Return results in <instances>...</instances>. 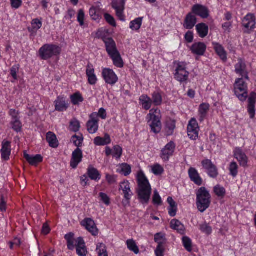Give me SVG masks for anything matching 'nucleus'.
<instances>
[{"label":"nucleus","mask_w":256,"mask_h":256,"mask_svg":"<svg viewBox=\"0 0 256 256\" xmlns=\"http://www.w3.org/2000/svg\"><path fill=\"white\" fill-rule=\"evenodd\" d=\"M12 128L15 132H18L21 131L22 128V124L20 119L12 120L10 122Z\"/></svg>","instance_id":"8fccbe9b"},{"label":"nucleus","mask_w":256,"mask_h":256,"mask_svg":"<svg viewBox=\"0 0 256 256\" xmlns=\"http://www.w3.org/2000/svg\"><path fill=\"white\" fill-rule=\"evenodd\" d=\"M192 11L193 14L203 18H206L209 16V10L208 8L202 4H194L192 7Z\"/></svg>","instance_id":"ddd939ff"},{"label":"nucleus","mask_w":256,"mask_h":256,"mask_svg":"<svg viewBox=\"0 0 256 256\" xmlns=\"http://www.w3.org/2000/svg\"><path fill=\"white\" fill-rule=\"evenodd\" d=\"M126 245L128 248L133 252L134 254H138L140 252V250L136 244V241L133 239H128L126 241Z\"/></svg>","instance_id":"58836bf2"},{"label":"nucleus","mask_w":256,"mask_h":256,"mask_svg":"<svg viewBox=\"0 0 256 256\" xmlns=\"http://www.w3.org/2000/svg\"><path fill=\"white\" fill-rule=\"evenodd\" d=\"M142 18H138L132 21L130 23V28L132 30H138L142 24Z\"/></svg>","instance_id":"de8ad7c7"},{"label":"nucleus","mask_w":256,"mask_h":256,"mask_svg":"<svg viewBox=\"0 0 256 256\" xmlns=\"http://www.w3.org/2000/svg\"><path fill=\"white\" fill-rule=\"evenodd\" d=\"M76 253L79 256H86L87 250L85 246L84 240L82 238H78L76 241Z\"/></svg>","instance_id":"393cba45"},{"label":"nucleus","mask_w":256,"mask_h":256,"mask_svg":"<svg viewBox=\"0 0 256 256\" xmlns=\"http://www.w3.org/2000/svg\"><path fill=\"white\" fill-rule=\"evenodd\" d=\"M104 18L106 22L110 26L116 27V26L115 20L113 16L108 14H104Z\"/></svg>","instance_id":"680f3d73"},{"label":"nucleus","mask_w":256,"mask_h":256,"mask_svg":"<svg viewBox=\"0 0 256 256\" xmlns=\"http://www.w3.org/2000/svg\"><path fill=\"white\" fill-rule=\"evenodd\" d=\"M54 103L55 110L58 112L66 110L68 107V104L66 102L64 98L58 96Z\"/></svg>","instance_id":"cd10ccee"},{"label":"nucleus","mask_w":256,"mask_h":256,"mask_svg":"<svg viewBox=\"0 0 256 256\" xmlns=\"http://www.w3.org/2000/svg\"><path fill=\"white\" fill-rule=\"evenodd\" d=\"M151 170L153 174L155 175L162 174L164 171L162 167L158 164H154V166H152Z\"/></svg>","instance_id":"052dcab7"},{"label":"nucleus","mask_w":256,"mask_h":256,"mask_svg":"<svg viewBox=\"0 0 256 256\" xmlns=\"http://www.w3.org/2000/svg\"><path fill=\"white\" fill-rule=\"evenodd\" d=\"M99 198L100 201H102L105 205L108 206L110 204V198L105 193L100 192L99 194Z\"/></svg>","instance_id":"bf43d9fd"},{"label":"nucleus","mask_w":256,"mask_h":256,"mask_svg":"<svg viewBox=\"0 0 256 256\" xmlns=\"http://www.w3.org/2000/svg\"><path fill=\"white\" fill-rule=\"evenodd\" d=\"M206 46V44L201 42H196L193 44L190 48L192 52L198 56L204 54Z\"/></svg>","instance_id":"aec40b11"},{"label":"nucleus","mask_w":256,"mask_h":256,"mask_svg":"<svg viewBox=\"0 0 256 256\" xmlns=\"http://www.w3.org/2000/svg\"><path fill=\"white\" fill-rule=\"evenodd\" d=\"M46 140L50 147L56 148L58 146V140L53 132H48L46 135Z\"/></svg>","instance_id":"7c9ffc66"},{"label":"nucleus","mask_w":256,"mask_h":256,"mask_svg":"<svg viewBox=\"0 0 256 256\" xmlns=\"http://www.w3.org/2000/svg\"><path fill=\"white\" fill-rule=\"evenodd\" d=\"M182 244L185 249L188 252L192 250V241L191 239L186 236H184L182 238Z\"/></svg>","instance_id":"49530a36"},{"label":"nucleus","mask_w":256,"mask_h":256,"mask_svg":"<svg viewBox=\"0 0 256 256\" xmlns=\"http://www.w3.org/2000/svg\"><path fill=\"white\" fill-rule=\"evenodd\" d=\"M20 66L16 64L13 66L10 70V75L14 78V80H16L18 79L17 73L19 71Z\"/></svg>","instance_id":"69168bd1"},{"label":"nucleus","mask_w":256,"mask_h":256,"mask_svg":"<svg viewBox=\"0 0 256 256\" xmlns=\"http://www.w3.org/2000/svg\"><path fill=\"white\" fill-rule=\"evenodd\" d=\"M256 103V93L252 92L248 98V110L250 118H252L255 114V104Z\"/></svg>","instance_id":"dca6fc26"},{"label":"nucleus","mask_w":256,"mask_h":256,"mask_svg":"<svg viewBox=\"0 0 256 256\" xmlns=\"http://www.w3.org/2000/svg\"><path fill=\"white\" fill-rule=\"evenodd\" d=\"M176 128V121L171 119L168 120L166 124V132L167 136L173 134L174 130Z\"/></svg>","instance_id":"ea45409f"},{"label":"nucleus","mask_w":256,"mask_h":256,"mask_svg":"<svg viewBox=\"0 0 256 256\" xmlns=\"http://www.w3.org/2000/svg\"><path fill=\"white\" fill-rule=\"evenodd\" d=\"M196 204L199 211L204 212L210 206V195L204 187L200 188L196 192Z\"/></svg>","instance_id":"f03ea898"},{"label":"nucleus","mask_w":256,"mask_h":256,"mask_svg":"<svg viewBox=\"0 0 256 256\" xmlns=\"http://www.w3.org/2000/svg\"><path fill=\"white\" fill-rule=\"evenodd\" d=\"M200 230L204 233L209 235L212 232V228L206 222H204L200 226Z\"/></svg>","instance_id":"5fc2aeb1"},{"label":"nucleus","mask_w":256,"mask_h":256,"mask_svg":"<svg viewBox=\"0 0 256 256\" xmlns=\"http://www.w3.org/2000/svg\"><path fill=\"white\" fill-rule=\"evenodd\" d=\"M32 26V28H28L30 32H37L42 26V22L38 18H34L32 20L31 22Z\"/></svg>","instance_id":"a18cd8bd"},{"label":"nucleus","mask_w":256,"mask_h":256,"mask_svg":"<svg viewBox=\"0 0 256 256\" xmlns=\"http://www.w3.org/2000/svg\"><path fill=\"white\" fill-rule=\"evenodd\" d=\"M103 41L106 46V51L109 56L118 52L116 44L112 38H104Z\"/></svg>","instance_id":"2eb2a0df"},{"label":"nucleus","mask_w":256,"mask_h":256,"mask_svg":"<svg viewBox=\"0 0 256 256\" xmlns=\"http://www.w3.org/2000/svg\"><path fill=\"white\" fill-rule=\"evenodd\" d=\"M90 15L94 20H99L101 16L100 8L99 6H92L89 11Z\"/></svg>","instance_id":"a19ab883"},{"label":"nucleus","mask_w":256,"mask_h":256,"mask_svg":"<svg viewBox=\"0 0 256 256\" xmlns=\"http://www.w3.org/2000/svg\"><path fill=\"white\" fill-rule=\"evenodd\" d=\"M125 0H112V6L116 11V15L120 20H125V17L124 14V10Z\"/></svg>","instance_id":"0eeeda50"},{"label":"nucleus","mask_w":256,"mask_h":256,"mask_svg":"<svg viewBox=\"0 0 256 256\" xmlns=\"http://www.w3.org/2000/svg\"><path fill=\"white\" fill-rule=\"evenodd\" d=\"M197 20L196 16L192 14V13H188L184 20V26L188 30L192 29L196 24Z\"/></svg>","instance_id":"412c9836"},{"label":"nucleus","mask_w":256,"mask_h":256,"mask_svg":"<svg viewBox=\"0 0 256 256\" xmlns=\"http://www.w3.org/2000/svg\"><path fill=\"white\" fill-rule=\"evenodd\" d=\"M244 78H238L234 84L235 94L241 101H244L248 97L247 84L244 80Z\"/></svg>","instance_id":"20e7f679"},{"label":"nucleus","mask_w":256,"mask_h":256,"mask_svg":"<svg viewBox=\"0 0 256 256\" xmlns=\"http://www.w3.org/2000/svg\"><path fill=\"white\" fill-rule=\"evenodd\" d=\"M158 110V108L152 109L150 110V114H148L146 117L151 131L155 134L159 133L162 128V124L160 118L154 114Z\"/></svg>","instance_id":"39448f33"},{"label":"nucleus","mask_w":256,"mask_h":256,"mask_svg":"<svg viewBox=\"0 0 256 256\" xmlns=\"http://www.w3.org/2000/svg\"><path fill=\"white\" fill-rule=\"evenodd\" d=\"M152 202L155 205H160L162 203V200L157 190H154L152 196Z\"/></svg>","instance_id":"13d9d810"},{"label":"nucleus","mask_w":256,"mask_h":256,"mask_svg":"<svg viewBox=\"0 0 256 256\" xmlns=\"http://www.w3.org/2000/svg\"><path fill=\"white\" fill-rule=\"evenodd\" d=\"M234 72L236 74L244 78V80H249L248 72L246 65L244 60L238 58L234 65Z\"/></svg>","instance_id":"423d86ee"},{"label":"nucleus","mask_w":256,"mask_h":256,"mask_svg":"<svg viewBox=\"0 0 256 256\" xmlns=\"http://www.w3.org/2000/svg\"><path fill=\"white\" fill-rule=\"evenodd\" d=\"M176 148L174 143L171 141L168 143L164 148L162 150L161 158L165 161L169 160V157L172 156Z\"/></svg>","instance_id":"f8f14e48"},{"label":"nucleus","mask_w":256,"mask_h":256,"mask_svg":"<svg viewBox=\"0 0 256 256\" xmlns=\"http://www.w3.org/2000/svg\"><path fill=\"white\" fill-rule=\"evenodd\" d=\"M164 246L162 244L158 245L156 247L154 253L156 256H164Z\"/></svg>","instance_id":"774afa93"},{"label":"nucleus","mask_w":256,"mask_h":256,"mask_svg":"<svg viewBox=\"0 0 256 256\" xmlns=\"http://www.w3.org/2000/svg\"><path fill=\"white\" fill-rule=\"evenodd\" d=\"M86 74L88 82L90 84L94 85L96 83L98 80L94 74V69L93 66L90 63H88L86 66Z\"/></svg>","instance_id":"6ab92c4d"},{"label":"nucleus","mask_w":256,"mask_h":256,"mask_svg":"<svg viewBox=\"0 0 256 256\" xmlns=\"http://www.w3.org/2000/svg\"><path fill=\"white\" fill-rule=\"evenodd\" d=\"M81 224L93 236H96L98 234V230L94 222L92 219L90 218H85L81 222Z\"/></svg>","instance_id":"4468645a"},{"label":"nucleus","mask_w":256,"mask_h":256,"mask_svg":"<svg viewBox=\"0 0 256 256\" xmlns=\"http://www.w3.org/2000/svg\"><path fill=\"white\" fill-rule=\"evenodd\" d=\"M174 64L176 66V72H188L186 70L187 64L185 62H176Z\"/></svg>","instance_id":"864d4df0"},{"label":"nucleus","mask_w":256,"mask_h":256,"mask_svg":"<svg viewBox=\"0 0 256 256\" xmlns=\"http://www.w3.org/2000/svg\"><path fill=\"white\" fill-rule=\"evenodd\" d=\"M214 48L217 54L220 56V59L224 62L227 60L226 52L225 51L223 46L218 43H213Z\"/></svg>","instance_id":"c85d7f7f"},{"label":"nucleus","mask_w":256,"mask_h":256,"mask_svg":"<svg viewBox=\"0 0 256 256\" xmlns=\"http://www.w3.org/2000/svg\"><path fill=\"white\" fill-rule=\"evenodd\" d=\"M24 157L32 166H36L42 160V157L41 155L31 156L28 154L26 152L24 153Z\"/></svg>","instance_id":"4be33fe9"},{"label":"nucleus","mask_w":256,"mask_h":256,"mask_svg":"<svg viewBox=\"0 0 256 256\" xmlns=\"http://www.w3.org/2000/svg\"><path fill=\"white\" fill-rule=\"evenodd\" d=\"M84 138L82 136H79L74 135L72 137L71 140L74 142V145L78 148L80 146L83 142Z\"/></svg>","instance_id":"6e6d98bb"},{"label":"nucleus","mask_w":256,"mask_h":256,"mask_svg":"<svg viewBox=\"0 0 256 256\" xmlns=\"http://www.w3.org/2000/svg\"><path fill=\"white\" fill-rule=\"evenodd\" d=\"M80 128V122L76 119H73L70 122V130L74 132H77Z\"/></svg>","instance_id":"603ef678"},{"label":"nucleus","mask_w":256,"mask_h":256,"mask_svg":"<svg viewBox=\"0 0 256 256\" xmlns=\"http://www.w3.org/2000/svg\"><path fill=\"white\" fill-rule=\"evenodd\" d=\"M120 186L124 194V198L127 200H129L132 196L130 183L128 181H124L120 184Z\"/></svg>","instance_id":"bb28decb"},{"label":"nucleus","mask_w":256,"mask_h":256,"mask_svg":"<svg viewBox=\"0 0 256 256\" xmlns=\"http://www.w3.org/2000/svg\"><path fill=\"white\" fill-rule=\"evenodd\" d=\"M255 16L253 14H248L243 19L242 24L246 30L244 31L246 33H250V30L254 29L256 26Z\"/></svg>","instance_id":"9b49d317"},{"label":"nucleus","mask_w":256,"mask_h":256,"mask_svg":"<svg viewBox=\"0 0 256 256\" xmlns=\"http://www.w3.org/2000/svg\"><path fill=\"white\" fill-rule=\"evenodd\" d=\"M235 158L239 162L240 166H246L248 163V158L242 150L240 148H237L234 150Z\"/></svg>","instance_id":"b1692460"},{"label":"nucleus","mask_w":256,"mask_h":256,"mask_svg":"<svg viewBox=\"0 0 256 256\" xmlns=\"http://www.w3.org/2000/svg\"><path fill=\"white\" fill-rule=\"evenodd\" d=\"M203 167L207 170L209 176H216L218 174L216 166L209 160H205L202 161Z\"/></svg>","instance_id":"a211bd4d"},{"label":"nucleus","mask_w":256,"mask_h":256,"mask_svg":"<svg viewBox=\"0 0 256 256\" xmlns=\"http://www.w3.org/2000/svg\"><path fill=\"white\" fill-rule=\"evenodd\" d=\"M71 102L74 105L78 104L84 100L82 95L80 93H76L70 96Z\"/></svg>","instance_id":"3c124183"},{"label":"nucleus","mask_w":256,"mask_h":256,"mask_svg":"<svg viewBox=\"0 0 256 256\" xmlns=\"http://www.w3.org/2000/svg\"><path fill=\"white\" fill-rule=\"evenodd\" d=\"M151 99L152 104L154 106H160L162 103V95L158 92H154L152 94Z\"/></svg>","instance_id":"79ce46f5"},{"label":"nucleus","mask_w":256,"mask_h":256,"mask_svg":"<svg viewBox=\"0 0 256 256\" xmlns=\"http://www.w3.org/2000/svg\"><path fill=\"white\" fill-rule=\"evenodd\" d=\"M117 172L122 175L127 176L131 172V166L128 164H122L118 166Z\"/></svg>","instance_id":"4c0bfd02"},{"label":"nucleus","mask_w":256,"mask_h":256,"mask_svg":"<svg viewBox=\"0 0 256 256\" xmlns=\"http://www.w3.org/2000/svg\"><path fill=\"white\" fill-rule=\"evenodd\" d=\"M210 109V104L208 103H202L199 106L198 112L200 122L203 121L206 118L207 113Z\"/></svg>","instance_id":"2f4dec72"},{"label":"nucleus","mask_w":256,"mask_h":256,"mask_svg":"<svg viewBox=\"0 0 256 256\" xmlns=\"http://www.w3.org/2000/svg\"><path fill=\"white\" fill-rule=\"evenodd\" d=\"M196 30L200 38H204L208 34V26L204 23H201L197 24L196 26Z\"/></svg>","instance_id":"72a5a7b5"},{"label":"nucleus","mask_w":256,"mask_h":256,"mask_svg":"<svg viewBox=\"0 0 256 256\" xmlns=\"http://www.w3.org/2000/svg\"><path fill=\"white\" fill-rule=\"evenodd\" d=\"M89 178L96 181H98L100 179V177H81L80 184L83 186H86L87 185Z\"/></svg>","instance_id":"338daca9"},{"label":"nucleus","mask_w":256,"mask_h":256,"mask_svg":"<svg viewBox=\"0 0 256 256\" xmlns=\"http://www.w3.org/2000/svg\"><path fill=\"white\" fill-rule=\"evenodd\" d=\"M87 174L88 176H100V174L97 169L93 167L92 166H90L88 168Z\"/></svg>","instance_id":"0e129e2a"},{"label":"nucleus","mask_w":256,"mask_h":256,"mask_svg":"<svg viewBox=\"0 0 256 256\" xmlns=\"http://www.w3.org/2000/svg\"><path fill=\"white\" fill-rule=\"evenodd\" d=\"M61 52V48L56 45L46 44L43 46L39 50V55L44 60H46L54 56L58 55Z\"/></svg>","instance_id":"7ed1b4c3"},{"label":"nucleus","mask_w":256,"mask_h":256,"mask_svg":"<svg viewBox=\"0 0 256 256\" xmlns=\"http://www.w3.org/2000/svg\"><path fill=\"white\" fill-rule=\"evenodd\" d=\"M164 235L162 233H158L154 236V242L158 244V245L162 244L164 242Z\"/></svg>","instance_id":"e2e57ef3"},{"label":"nucleus","mask_w":256,"mask_h":256,"mask_svg":"<svg viewBox=\"0 0 256 256\" xmlns=\"http://www.w3.org/2000/svg\"><path fill=\"white\" fill-rule=\"evenodd\" d=\"M96 252L98 256H108L106 247L103 243H98L97 244Z\"/></svg>","instance_id":"37998d69"},{"label":"nucleus","mask_w":256,"mask_h":256,"mask_svg":"<svg viewBox=\"0 0 256 256\" xmlns=\"http://www.w3.org/2000/svg\"><path fill=\"white\" fill-rule=\"evenodd\" d=\"M111 142L110 136L106 134L104 138L97 136L94 139V144L96 146H105Z\"/></svg>","instance_id":"f704fd0d"},{"label":"nucleus","mask_w":256,"mask_h":256,"mask_svg":"<svg viewBox=\"0 0 256 256\" xmlns=\"http://www.w3.org/2000/svg\"><path fill=\"white\" fill-rule=\"evenodd\" d=\"M64 238L67 242L68 248L70 250H74L76 246V239L74 238V234L72 233H69L66 234Z\"/></svg>","instance_id":"e433bc0d"},{"label":"nucleus","mask_w":256,"mask_h":256,"mask_svg":"<svg viewBox=\"0 0 256 256\" xmlns=\"http://www.w3.org/2000/svg\"><path fill=\"white\" fill-rule=\"evenodd\" d=\"M10 142L8 141L4 140L2 142L1 149L2 158L4 160H8L11 152Z\"/></svg>","instance_id":"5701e85b"},{"label":"nucleus","mask_w":256,"mask_h":256,"mask_svg":"<svg viewBox=\"0 0 256 256\" xmlns=\"http://www.w3.org/2000/svg\"><path fill=\"white\" fill-rule=\"evenodd\" d=\"M214 192L216 196L220 198H224L226 194L225 188L220 185H217L214 187Z\"/></svg>","instance_id":"09e8293b"},{"label":"nucleus","mask_w":256,"mask_h":256,"mask_svg":"<svg viewBox=\"0 0 256 256\" xmlns=\"http://www.w3.org/2000/svg\"><path fill=\"white\" fill-rule=\"evenodd\" d=\"M188 134L192 140L198 138L199 127L196 120L194 118L190 120L187 128Z\"/></svg>","instance_id":"1a4fd4ad"},{"label":"nucleus","mask_w":256,"mask_h":256,"mask_svg":"<svg viewBox=\"0 0 256 256\" xmlns=\"http://www.w3.org/2000/svg\"><path fill=\"white\" fill-rule=\"evenodd\" d=\"M98 121L96 112H93L90 116V120L86 123L87 130L89 133L94 134L98 131Z\"/></svg>","instance_id":"6e6552de"},{"label":"nucleus","mask_w":256,"mask_h":256,"mask_svg":"<svg viewBox=\"0 0 256 256\" xmlns=\"http://www.w3.org/2000/svg\"><path fill=\"white\" fill-rule=\"evenodd\" d=\"M137 194L138 199L142 204L148 202L152 193L150 184L146 177H138Z\"/></svg>","instance_id":"f257e3e1"},{"label":"nucleus","mask_w":256,"mask_h":256,"mask_svg":"<svg viewBox=\"0 0 256 256\" xmlns=\"http://www.w3.org/2000/svg\"><path fill=\"white\" fill-rule=\"evenodd\" d=\"M109 56L112 60L113 64L116 66L120 68L124 66V62L119 52Z\"/></svg>","instance_id":"c9c22d12"},{"label":"nucleus","mask_w":256,"mask_h":256,"mask_svg":"<svg viewBox=\"0 0 256 256\" xmlns=\"http://www.w3.org/2000/svg\"><path fill=\"white\" fill-rule=\"evenodd\" d=\"M102 76L106 84L114 85L118 80V78L111 69L105 68L102 72Z\"/></svg>","instance_id":"9d476101"},{"label":"nucleus","mask_w":256,"mask_h":256,"mask_svg":"<svg viewBox=\"0 0 256 256\" xmlns=\"http://www.w3.org/2000/svg\"><path fill=\"white\" fill-rule=\"evenodd\" d=\"M140 102L142 108L145 110H148L152 105V99L147 95L143 94L140 98Z\"/></svg>","instance_id":"c756f323"},{"label":"nucleus","mask_w":256,"mask_h":256,"mask_svg":"<svg viewBox=\"0 0 256 256\" xmlns=\"http://www.w3.org/2000/svg\"><path fill=\"white\" fill-rule=\"evenodd\" d=\"M170 228L176 230L180 234L184 235L186 233V228L184 225L178 220L174 219L170 223Z\"/></svg>","instance_id":"a878e982"},{"label":"nucleus","mask_w":256,"mask_h":256,"mask_svg":"<svg viewBox=\"0 0 256 256\" xmlns=\"http://www.w3.org/2000/svg\"><path fill=\"white\" fill-rule=\"evenodd\" d=\"M82 150L77 148L72 154V157L70 160V166L74 168L82 160Z\"/></svg>","instance_id":"f3484780"},{"label":"nucleus","mask_w":256,"mask_h":256,"mask_svg":"<svg viewBox=\"0 0 256 256\" xmlns=\"http://www.w3.org/2000/svg\"><path fill=\"white\" fill-rule=\"evenodd\" d=\"M167 202L169 204V206L168 208V214L171 216H174L177 212L176 204L172 197H168Z\"/></svg>","instance_id":"473e14b6"},{"label":"nucleus","mask_w":256,"mask_h":256,"mask_svg":"<svg viewBox=\"0 0 256 256\" xmlns=\"http://www.w3.org/2000/svg\"><path fill=\"white\" fill-rule=\"evenodd\" d=\"M122 154V148L119 146H115L112 148V156L117 159L120 158Z\"/></svg>","instance_id":"4d7b16f0"},{"label":"nucleus","mask_w":256,"mask_h":256,"mask_svg":"<svg viewBox=\"0 0 256 256\" xmlns=\"http://www.w3.org/2000/svg\"><path fill=\"white\" fill-rule=\"evenodd\" d=\"M189 76L188 72H176L174 74L175 78L180 82H186L188 80Z\"/></svg>","instance_id":"c03bdc74"}]
</instances>
